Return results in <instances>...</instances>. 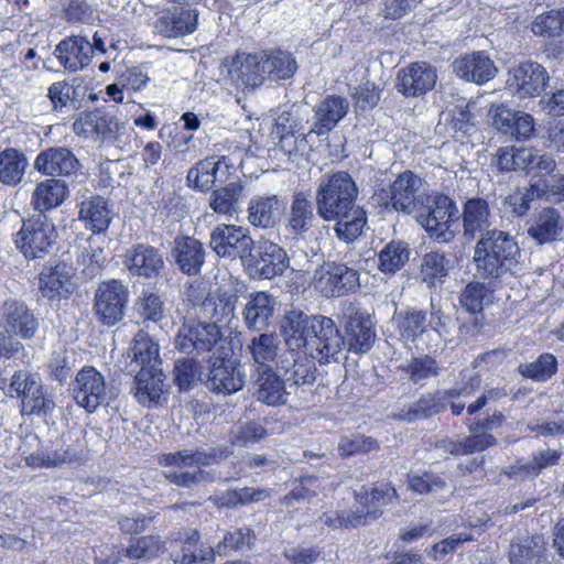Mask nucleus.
Instances as JSON below:
<instances>
[{"label": "nucleus", "instance_id": "45", "mask_svg": "<svg viewBox=\"0 0 564 564\" xmlns=\"http://www.w3.org/2000/svg\"><path fill=\"white\" fill-rule=\"evenodd\" d=\"M243 189L240 181H229L212 193L209 207L218 215L232 216L242 200Z\"/></svg>", "mask_w": 564, "mask_h": 564}, {"label": "nucleus", "instance_id": "4", "mask_svg": "<svg viewBox=\"0 0 564 564\" xmlns=\"http://www.w3.org/2000/svg\"><path fill=\"white\" fill-rule=\"evenodd\" d=\"M480 387V377L474 369L460 372V382L444 392L423 394L417 401L406 408L400 409L390 416L398 421L415 422L437 414L447 406V399L469 397Z\"/></svg>", "mask_w": 564, "mask_h": 564}, {"label": "nucleus", "instance_id": "2", "mask_svg": "<svg viewBox=\"0 0 564 564\" xmlns=\"http://www.w3.org/2000/svg\"><path fill=\"white\" fill-rule=\"evenodd\" d=\"M520 248L514 238L506 231L492 229L477 241L474 262L482 278H499L513 273L519 264Z\"/></svg>", "mask_w": 564, "mask_h": 564}, {"label": "nucleus", "instance_id": "5", "mask_svg": "<svg viewBox=\"0 0 564 564\" xmlns=\"http://www.w3.org/2000/svg\"><path fill=\"white\" fill-rule=\"evenodd\" d=\"M446 319L441 307L432 302L429 317L425 311L406 308L395 312L392 323L403 343L413 344L417 348L424 345L430 349L432 347L425 338L430 337L431 333L442 337L446 333Z\"/></svg>", "mask_w": 564, "mask_h": 564}, {"label": "nucleus", "instance_id": "15", "mask_svg": "<svg viewBox=\"0 0 564 564\" xmlns=\"http://www.w3.org/2000/svg\"><path fill=\"white\" fill-rule=\"evenodd\" d=\"M220 327L215 323L187 322L182 325L175 337V347L184 354L209 352L225 341Z\"/></svg>", "mask_w": 564, "mask_h": 564}, {"label": "nucleus", "instance_id": "12", "mask_svg": "<svg viewBox=\"0 0 564 564\" xmlns=\"http://www.w3.org/2000/svg\"><path fill=\"white\" fill-rule=\"evenodd\" d=\"M550 76L545 67L532 61L512 66L507 74V89L519 99L540 96L547 86Z\"/></svg>", "mask_w": 564, "mask_h": 564}, {"label": "nucleus", "instance_id": "64", "mask_svg": "<svg viewBox=\"0 0 564 564\" xmlns=\"http://www.w3.org/2000/svg\"><path fill=\"white\" fill-rule=\"evenodd\" d=\"M267 436V430L261 423H240L231 430V443L239 446H249Z\"/></svg>", "mask_w": 564, "mask_h": 564}, {"label": "nucleus", "instance_id": "56", "mask_svg": "<svg viewBox=\"0 0 564 564\" xmlns=\"http://www.w3.org/2000/svg\"><path fill=\"white\" fill-rule=\"evenodd\" d=\"M380 449L379 442L361 433L343 435L338 442L337 451L341 457L366 455Z\"/></svg>", "mask_w": 564, "mask_h": 564}, {"label": "nucleus", "instance_id": "32", "mask_svg": "<svg viewBox=\"0 0 564 564\" xmlns=\"http://www.w3.org/2000/svg\"><path fill=\"white\" fill-rule=\"evenodd\" d=\"M274 307L275 300L268 292L251 293L242 310L245 326L251 332H263L271 324Z\"/></svg>", "mask_w": 564, "mask_h": 564}, {"label": "nucleus", "instance_id": "43", "mask_svg": "<svg viewBox=\"0 0 564 564\" xmlns=\"http://www.w3.org/2000/svg\"><path fill=\"white\" fill-rule=\"evenodd\" d=\"M334 220L336 221L334 227L336 237L347 245L359 239L367 228L366 212L358 205L351 207V210L344 212Z\"/></svg>", "mask_w": 564, "mask_h": 564}, {"label": "nucleus", "instance_id": "34", "mask_svg": "<svg viewBox=\"0 0 564 564\" xmlns=\"http://www.w3.org/2000/svg\"><path fill=\"white\" fill-rule=\"evenodd\" d=\"M113 212L101 196H90L78 205V220L94 234H104L112 219Z\"/></svg>", "mask_w": 564, "mask_h": 564}, {"label": "nucleus", "instance_id": "50", "mask_svg": "<svg viewBox=\"0 0 564 564\" xmlns=\"http://www.w3.org/2000/svg\"><path fill=\"white\" fill-rule=\"evenodd\" d=\"M409 259V245L401 240H392L378 253V270L384 275H393L406 264Z\"/></svg>", "mask_w": 564, "mask_h": 564}, {"label": "nucleus", "instance_id": "48", "mask_svg": "<svg viewBox=\"0 0 564 564\" xmlns=\"http://www.w3.org/2000/svg\"><path fill=\"white\" fill-rule=\"evenodd\" d=\"M28 159L23 152L14 148L0 151V182L8 186H17L23 178Z\"/></svg>", "mask_w": 564, "mask_h": 564}, {"label": "nucleus", "instance_id": "26", "mask_svg": "<svg viewBox=\"0 0 564 564\" xmlns=\"http://www.w3.org/2000/svg\"><path fill=\"white\" fill-rule=\"evenodd\" d=\"M283 199L275 194L254 195L247 206V220L260 229H273L284 209Z\"/></svg>", "mask_w": 564, "mask_h": 564}, {"label": "nucleus", "instance_id": "8", "mask_svg": "<svg viewBox=\"0 0 564 564\" xmlns=\"http://www.w3.org/2000/svg\"><path fill=\"white\" fill-rule=\"evenodd\" d=\"M57 231L47 214H34L22 220L14 243L26 259H42L53 247Z\"/></svg>", "mask_w": 564, "mask_h": 564}, {"label": "nucleus", "instance_id": "6", "mask_svg": "<svg viewBox=\"0 0 564 564\" xmlns=\"http://www.w3.org/2000/svg\"><path fill=\"white\" fill-rule=\"evenodd\" d=\"M218 458L216 449H182L174 453H165L159 457L160 465L170 467L165 473L166 479L180 487L193 488L209 479V473L202 467L215 463Z\"/></svg>", "mask_w": 564, "mask_h": 564}, {"label": "nucleus", "instance_id": "39", "mask_svg": "<svg viewBox=\"0 0 564 564\" xmlns=\"http://www.w3.org/2000/svg\"><path fill=\"white\" fill-rule=\"evenodd\" d=\"M172 256L183 273L196 274L204 263L205 249L197 239L182 237L175 240Z\"/></svg>", "mask_w": 564, "mask_h": 564}, {"label": "nucleus", "instance_id": "23", "mask_svg": "<svg viewBox=\"0 0 564 564\" xmlns=\"http://www.w3.org/2000/svg\"><path fill=\"white\" fill-rule=\"evenodd\" d=\"M232 83L238 88H257L268 78L262 52L256 54L239 53L229 68Z\"/></svg>", "mask_w": 564, "mask_h": 564}, {"label": "nucleus", "instance_id": "52", "mask_svg": "<svg viewBox=\"0 0 564 564\" xmlns=\"http://www.w3.org/2000/svg\"><path fill=\"white\" fill-rule=\"evenodd\" d=\"M502 415L500 413L494 414L491 417H487L471 425V434L463 441L464 455L481 452L494 446L497 441L486 431L490 430L494 424L500 423Z\"/></svg>", "mask_w": 564, "mask_h": 564}, {"label": "nucleus", "instance_id": "58", "mask_svg": "<svg viewBox=\"0 0 564 564\" xmlns=\"http://www.w3.org/2000/svg\"><path fill=\"white\" fill-rule=\"evenodd\" d=\"M21 400L23 414L46 415L54 409V402L44 397L42 386L37 378L29 383Z\"/></svg>", "mask_w": 564, "mask_h": 564}, {"label": "nucleus", "instance_id": "13", "mask_svg": "<svg viewBox=\"0 0 564 564\" xmlns=\"http://www.w3.org/2000/svg\"><path fill=\"white\" fill-rule=\"evenodd\" d=\"M341 325L345 330V347L354 352H367L376 340L375 323L370 314L350 303L344 311Z\"/></svg>", "mask_w": 564, "mask_h": 564}, {"label": "nucleus", "instance_id": "46", "mask_svg": "<svg viewBox=\"0 0 564 564\" xmlns=\"http://www.w3.org/2000/svg\"><path fill=\"white\" fill-rule=\"evenodd\" d=\"M199 534L197 531H192L186 534L184 540H175L172 542V557L175 564H193L199 561H213L215 550L208 547L207 550L199 549L197 543Z\"/></svg>", "mask_w": 564, "mask_h": 564}, {"label": "nucleus", "instance_id": "44", "mask_svg": "<svg viewBox=\"0 0 564 564\" xmlns=\"http://www.w3.org/2000/svg\"><path fill=\"white\" fill-rule=\"evenodd\" d=\"M246 350L259 370L271 368L280 350V338L275 333H260L250 339Z\"/></svg>", "mask_w": 564, "mask_h": 564}, {"label": "nucleus", "instance_id": "1", "mask_svg": "<svg viewBox=\"0 0 564 564\" xmlns=\"http://www.w3.org/2000/svg\"><path fill=\"white\" fill-rule=\"evenodd\" d=\"M285 344L292 350L304 349L319 364L337 361L345 340L333 318L292 314L283 326Z\"/></svg>", "mask_w": 564, "mask_h": 564}, {"label": "nucleus", "instance_id": "16", "mask_svg": "<svg viewBox=\"0 0 564 564\" xmlns=\"http://www.w3.org/2000/svg\"><path fill=\"white\" fill-rule=\"evenodd\" d=\"M129 291L119 280L101 282L95 293L94 310L99 321L108 326L120 322L124 316Z\"/></svg>", "mask_w": 564, "mask_h": 564}, {"label": "nucleus", "instance_id": "22", "mask_svg": "<svg viewBox=\"0 0 564 564\" xmlns=\"http://www.w3.org/2000/svg\"><path fill=\"white\" fill-rule=\"evenodd\" d=\"M34 169L46 176H72L80 163L74 152L66 147H52L41 151L34 160Z\"/></svg>", "mask_w": 564, "mask_h": 564}, {"label": "nucleus", "instance_id": "27", "mask_svg": "<svg viewBox=\"0 0 564 564\" xmlns=\"http://www.w3.org/2000/svg\"><path fill=\"white\" fill-rule=\"evenodd\" d=\"M289 265L290 258L280 245L267 239L258 242L253 269L259 278L270 280L282 275Z\"/></svg>", "mask_w": 564, "mask_h": 564}, {"label": "nucleus", "instance_id": "31", "mask_svg": "<svg viewBox=\"0 0 564 564\" xmlns=\"http://www.w3.org/2000/svg\"><path fill=\"white\" fill-rule=\"evenodd\" d=\"M349 101L338 95H327L314 108L312 132L317 135L327 134L348 113Z\"/></svg>", "mask_w": 564, "mask_h": 564}, {"label": "nucleus", "instance_id": "7", "mask_svg": "<svg viewBox=\"0 0 564 564\" xmlns=\"http://www.w3.org/2000/svg\"><path fill=\"white\" fill-rule=\"evenodd\" d=\"M358 188L347 172H336L323 181L316 191L317 214L326 221H333L346 210L356 206Z\"/></svg>", "mask_w": 564, "mask_h": 564}, {"label": "nucleus", "instance_id": "54", "mask_svg": "<svg viewBox=\"0 0 564 564\" xmlns=\"http://www.w3.org/2000/svg\"><path fill=\"white\" fill-rule=\"evenodd\" d=\"M354 494L355 499L367 509V514L373 519L380 516L378 507L386 506L398 497L397 490L390 484H379L371 489L370 494L364 487Z\"/></svg>", "mask_w": 564, "mask_h": 564}, {"label": "nucleus", "instance_id": "10", "mask_svg": "<svg viewBox=\"0 0 564 564\" xmlns=\"http://www.w3.org/2000/svg\"><path fill=\"white\" fill-rule=\"evenodd\" d=\"M70 391L76 404L88 413L109 404L112 399L104 375L91 366H85L76 373L70 383Z\"/></svg>", "mask_w": 564, "mask_h": 564}, {"label": "nucleus", "instance_id": "17", "mask_svg": "<svg viewBox=\"0 0 564 564\" xmlns=\"http://www.w3.org/2000/svg\"><path fill=\"white\" fill-rule=\"evenodd\" d=\"M422 184V178L412 171L400 173L388 189H382L384 205L390 206L398 213L413 214L420 204L421 197L425 196V194H420Z\"/></svg>", "mask_w": 564, "mask_h": 564}, {"label": "nucleus", "instance_id": "20", "mask_svg": "<svg viewBox=\"0 0 564 564\" xmlns=\"http://www.w3.org/2000/svg\"><path fill=\"white\" fill-rule=\"evenodd\" d=\"M187 300L194 305L200 304V314L218 325L219 322L229 321L235 315L238 295L235 293L219 294L217 297L208 296L203 283L191 284L187 290Z\"/></svg>", "mask_w": 564, "mask_h": 564}, {"label": "nucleus", "instance_id": "21", "mask_svg": "<svg viewBox=\"0 0 564 564\" xmlns=\"http://www.w3.org/2000/svg\"><path fill=\"white\" fill-rule=\"evenodd\" d=\"M246 381L243 368L230 358H215L209 369L207 388L216 393L231 394L242 389Z\"/></svg>", "mask_w": 564, "mask_h": 564}, {"label": "nucleus", "instance_id": "3", "mask_svg": "<svg viewBox=\"0 0 564 564\" xmlns=\"http://www.w3.org/2000/svg\"><path fill=\"white\" fill-rule=\"evenodd\" d=\"M413 214L427 236L438 243L451 242L458 231V208L442 193L425 194Z\"/></svg>", "mask_w": 564, "mask_h": 564}, {"label": "nucleus", "instance_id": "61", "mask_svg": "<svg viewBox=\"0 0 564 564\" xmlns=\"http://www.w3.org/2000/svg\"><path fill=\"white\" fill-rule=\"evenodd\" d=\"M270 490L261 488H237L227 490L219 497V501L226 507H236L238 505H248L263 501L270 497Z\"/></svg>", "mask_w": 564, "mask_h": 564}, {"label": "nucleus", "instance_id": "49", "mask_svg": "<svg viewBox=\"0 0 564 564\" xmlns=\"http://www.w3.org/2000/svg\"><path fill=\"white\" fill-rule=\"evenodd\" d=\"M264 68L268 78L271 80H285L291 78L296 69L297 63L291 52L283 50H269L262 52Z\"/></svg>", "mask_w": 564, "mask_h": 564}, {"label": "nucleus", "instance_id": "25", "mask_svg": "<svg viewBox=\"0 0 564 564\" xmlns=\"http://www.w3.org/2000/svg\"><path fill=\"white\" fill-rule=\"evenodd\" d=\"M436 70L429 64L412 63L398 73L397 89L405 97H417L431 90L436 83Z\"/></svg>", "mask_w": 564, "mask_h": 564}, {"label": "nucleus", "instance_id": "18", "mask_svg": "<svg viewBox=\"0 0 564 564\" xmlns=\"http://www.w3.org/2000/svg\"><path fill=\"white\" fill-rule=\"evenodd\" d=\"M253 243L249 229L242 226L221 224L210 235L212 249L223 258L243 260L251 256Z\"/></svg>", "mask_w": 564, "mask_h": 564}, {"label": "nucleus", "instance_id": "9", "mask_svg": "<svg viewBox=\"0 0 564 564\" xmlns=\"http://www.w3.org/2000/svg\"><path fill=\"white\" fill-rule=\"evenodd\" d=\"M106 53L104 37L95 32L91 41L85 35H69L58 42L54 48V56L68 73H76L86 68L93 58Z\"/></svg>", "mask_w": 564, "mask_h": 564}, {"label": "nucleus", "instance_id": "47", "mask_svg": "<svg viewBox=\"0 0 564 564\" xmlns=\"http://www.w3.org/2000/svg\"><path fill=\"white\" fill-rule=\"evenodd\" d=\"M546 551L543 535L535 534L512 543L509 550L510 564H541Z\"/></svg>", "mask_w": 564, "mask_h": 564}, {"label": "nucleus", "instance_id": "29", "mask_svg": "<svg viewBox=\"0 0 564 564\" xmlns=\"http://www.w3.org/2000/svg\"><path fill=\"white\" fill-rule=\"evenodd\" d=\"M315 221L312 202L303 193H295L286 215L285 238L291 240L304 239Z\"/></svg>", "mask_w": 564, "mask_h": 564}, {"label": "nucleus", "instance_id": "51", "mask_svg": "<svg viewBox=\"0 0 564 564\" xmlns=\"http://www.w3.org/2000/svg\"><path fill=\"white\" fill-rule=\"evenodd\" d=\"M449 272V260L445 253L432 251L422 258L420 279L429 288H436L444 283Z\"/></svg>", "mask_w": 564, "mask_h": 564}, {"label": "nucleus", "instance_id": "35", "mask_svg": "<svg viewBox=\"0 0 564 564\" xmlns=\"http://www.w3.org/2000/svg\"><path fill=\"white\" fill-rule=\"evenodd\" d=\"M69 189L65 181L58 178H47L36 184L31 205L36 214H46L47 212L59 207L68 197Z\"/></svg>", "mask_w": 564, "mask_h": 564}, {"label": "nucleus", "instance_id": "59", "mask_svg": "<svg viewBox=\"0 0 564 564\" xmlns=\"http://www.w3.org/2000/svg\"><path fill=\"white\" fill-rule=\"evenodd\" d=\"M556 358L549 352L540 355V357L532 362L520 364L518 367V371L522 377L536 382L547 381L556 373Z\"/></svg>", "mask_w": 564, "mask_h": 564}, {"label": "nucleus", "instance_id": "33", "mask_svg": "<svg viewBox=\"0 0 564 564\" xmlns=\"http://www.w3.org/2000/svg\"><path fill=\"white\" fill-rule=\"evenodd\" d=\"M456 75L467 82L485 84L496 76L497 67L482 51L466 54L453 64Z\"/></svg>", "mask_w": 564, "mask_h": 564}, {"label": "nucleus", "instance_id": "53", "mask_svg": "<svg viewBox=\"0 0 564 564\" xmlns=\"http://www.w3.org/2000/svg\"><path fill=\"white\" fill-rule=\"evenodd\" d=\"M79 458L70 449H39L25 457V465L31 468H62L77 462Z\"/></svg>", "mask_w": 564, "mask_h": 564}, {"label": "nucleus", "instance_id": "57", "mask_svg": "<svg viewBox=\"0 0 564 564\" xmlns=\"http://www.w3.org/2000/svg\"><path fill=\"white\" fill-rule=\"evenodd\" d=\"M459 303L471 314L480 313L492 303V291L481 282L468 283L460 293Z\"/></svg>", "mask_w": 564, "mask_h": 564}, {"label": "nucleus", "instance_id": "24", "mask_svg": "<svg viewBox=\"0 0 564 564\" xmlns=\"http://www.w3.org/2000/svg\"><path fill=\"white\" fill-rule=\"evenodd\" d=\"M123 264L132 275L153 279L163 269L164 260L159 249L147 243H138L127 250Z\"/></svg>", "mask_w": 564, "mask_h": 564}, {"label": "nucleus", "instance_id": "36", "mask_svg": "<svg viewBox=\"0 0 564 564\" xmlns=\"http://www.w3.org/2000/svg\"><path fill=\"white\" fill-rule=\"evenodd\" d=\"M164 379L161 368H141L134 378L133 393L137 401L147 406L158 404L164 393Z\"/></svg>", "mask_w": 564, "mask_h": 564}, {"label": "nucleus", "instance_id": "62", "mask_svg": "<svg viewBox=\"0 0 564 564\" xmlns=\"http://www.w3.org/2000/svg\"><path fill=\"white\" fill-rule=\"evenodd\" d=\"M135 311L144 321L158 323L164 316V302L158 293L144 290L135 303Z\"/></svg>", "mask_w": 564, "mask_h": 564}, {"label": "nucleus", "instance_id": "38", "mask_svg": "<svg viewBox=\"0 0 564 564\" xmlns=\"http://www.w3.org/2000/svg\"><path fill=\"white\" fill-rule=\"evenodd\" d=\"M3 318L8 330L15 333L24 339L32 338L37 328L39 322L29 307L20 301L8 300L3 304Z\"/></svg>", "mask_w": 564, "mask_h": 564}, {"label": "nucleus", "instance_id": "37", "mask_svg": "<svg viewBox=\"0 0 564 564\" xmlns=\"http://www.w3.org/2000/svg\"><path fill=\"white\" fill-rule=\"evenodd\" d=\"M198 12L191 9H181L162 12L154 29L165 37H178L191 34L196 30Z\"/></svg>", "mask_w": 564, "mask_h": 564}, {"label": "nucleus", "instance_id": "28", "mask_svg": "<svg viewBox=\"0 0 564 564\" xmlns=\"http://www.w3.org/2000/svg\"><path fill=\"white\" fill-rule=\"evenodd\" d=\"M74 289L73 270L65 263L44 267L39 275V290L47 300L67 299Z\"/></svg>", "mask_w": 564, "mask_h": 564}, {"label": "nucleus", "instance_id": "30", "mask_svg": "<svg viewBox=\"0 0 564 564\" xmlns=\"http://www.w3.org/2000/svg\"><path fill=\"white\" fill-rule=\"evenodd\" d=\"M279 370L283 371L289 387L310 386L316 379L315 364L310 355L302 349H290L280 361Z\"/></svg>", "mask_w": 564, "mask_h": 564}, {"label": "nucleus", "instance_id": "14", "mask_svg": "<svg viewBox=\"0 0 564 564\" xmlns=\"http://www.w3.org/2000/svg\"><path fill=\"white\" fill-rule=\"evenodd\" d=\"M313 285L325 297L344 296L359 288V273L343 263H324L315 271Z\"/></svg>", "mask_w": 564, "mask_h": 564}, {"label": "nucleus", "instance_id": "63", "mask_svg": "<svg viewBox=\"0 0 564 564\" xmlns=\"http://www.w3.org/2000/svg\"><path fill=\"white\" fill-rule=\"evenodd\" d=\"M163 550V543L159 536L147 535L132 540L126 555L131 560H150L158 556Z\"/></svg>", "mask_w": 564, "mask_h": 564}, {"label": "nucleus", "instance_id": "40", "mask_svg": "<svg viewBox=\"0 0 564 564\" xmlns=\"http://www.w3.org/2000/svg\"><path fill=\"white\" fill-rule=\"evenodd\" d=\"M464 235L475 238L477 234L480 237L491 231L492 217L489 213L487 200L482 198H471L466 202L463 212Z\"/></svg>", "mask_w": 564, "mask_h": 564}, {"label": "nucleus", "instance_id": "55", "mask_svg": "<svg viewBox=\"0 0 564 564\" xmlns=\"http://www.w3.org/2000/svg\"><path fill=\"white\" fill-rule=\"evenodd\" d=\"M133 359L141 368H160L159 344L147 333L139 332L133 339Z\"/></svg>", "mask_w": 564, "mask_h": 564}, {"label": "nucleus", "instance_id": "42", "mask_svg": "<svg viewBox=\"0 0 564 564\" xmlns=\"http://www.w3.org/2000/svg\"><path fill=\"white\" fill-rule=\"evenodd\" d=\"M564 221L560 213L552 207L542 209L536 216L533 224L528 229V234L538 243H547L557 238L562 232Z\"/></svg>", "mask_w": 564, "mask_h": 564}, {"label": "nucleus", "instance_id": "11", "mask_svg": "<svg viewBox=\"0 0 564 564\" xmlns=\"http://www.w3.org/2000/svg\"><path fill=\"white\" fill-rule=\"evenodd\" d=\"M236 173V163L228 155H209L197 161L188 171L186 181L198 192H209L216 184L230 181Z\"/></svg>", "mask_w": 564, "mask_h": 564}, {"label": "nucleus", "instance_id": "41", "mask_svg": "<svg viewBox=\"0 0 564 564\" xmlns=\"http://www.w3.org/2000/svg\"><path fill=\"white\" fill-rule=\"evenodd\" d=\"M256 398L267 405H279L286 401L285 383L272 368L260 369L256 380Z\"/></svg>", "mask_w": 564, "mask_h": 564}, {"label": "nucleus", "instance_id": "60", "mask_svg": "<svg viewBox=\"0 0 564 564\" xmlns=\"http://www.w3.org/2000/svg\"><path fill=\"white\" fill-rule=\"evenodd\" d=\"M402 370L409 376L414 384H423L427 379L438 376L440 367L437 361L429 356L412 358Z\"/></svg>", "mask_w": 564, "mask_h": 564}, {"label": "nucleus", "instance_id": "19", "mask_svg": "<svg viewBox=\"0 0 564 564\" xmlns=\"http://www.w3.org/2000/svg\"><path fill=\"white\" fill-rule=\"evenodd\" d=\"M122 129L115 111L106 108L82 112L73 123L77 135L100 140L116 138Z\"/></svg>", "mask_w": 564, "mask_h": 564}]
</instances>
